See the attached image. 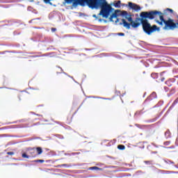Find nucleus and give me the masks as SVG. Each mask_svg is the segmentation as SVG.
Masks as SVG:
<instances>
[{"label":"nucleus","mask_w":178,"mask_h":178,"mask_svg":"<svg viewBox=\"0 0 178 178\" xmlns=\"http://www.w3.org/2000/svg\"><path fill=\"white\" fill-rule=\"evenodd\" d=\"M63 3L68 5L72 3L74 8L80 6H88L90 9H100L98 16H102L104 19H108L111 13L115 10L106 0H64Z\"/></svg>","instance_id":"obj_1"},{"label":"nucleus","mask_w":178,"mask_h":178,"mask_svg":"<svg viewBox=\"0 0 178 178\" xmlns=\"http://www.w3.org/2000/svg\"><path fill=\"white\" fill-rule=\"evenodd\" d=\"M158 10H151L149 12H141L140 17H136V22H138L142 24L143 30L147 35H151L152 33L155 31H159V27L156 25L151 26L149 20H154V19H158Z\"/></svg>","instance_id":"obj_2"},{"label":"nucleus","mask_w":178,"mask_h":178,"mask_svg":"<svg viewBox=\"0 0 178 178\" xmlns=\"http://www.w3.org/2000/svg\"><path fill=\"white\" fill-rule=\"evenodd\" d=\"M121 16H124L126 19L128 20L127 22L126 19H122V22L120 23V25L122 26L123 24L124 27H126L127 30H130V26H131L132 29H137L141 26V23H140L138 21H137V18L135 19V21L133 20V17H131V13H127L126 10L121 11L120 13Z\"/></svg>","instance_id":"obj_3"},{"label":"nucleus","mask_w":178,"mask_h":178,"mask_svg":"<svg viewBox=\"0 0 178 178\" xmlns=\"http://www.w3.org/2000/svg\"><path fill=\"white\" fill-rule=\"evenodd\" d=\"M157 19H160L163 22L165 26H163V30H175V29H178V20L175 23V20L169 18L168 20H165L163 17V13L161 11H158Z\"/></svg>","instance_id":"obj_4"},{"label":"nucleus","mask_w":178,"mask_h":178,"mask_svg":"<svg viewBox=\"0 0 178 178\" xmlns=\"http://www.w3.org/2000/svg\"><path fill=\"white\" fill-rule=\"evenodd\" d=\"M29 154L31 158H36L42 154V148L41 147L31 148L29 149Z\"/></svg>","instance_id":"obj_5"},{"label":"nucleus","mask_w":178,"mask_h":178,"mask_svg":"<svg viewBox=\"0 0 178 178\" xmlns=\"http://www.w3.org/2000/svg\"><path fill=\"white\" fill-rule=\"evenodd\" d=\"M122 11H120V10H115V12L111 15L109 18L110 21L113 22V19H116L115 23H118V22H119V18H118V16L120 15Z\"/></svg>","instance_id":"obj_6"},{"label":"nucleus","mask_w":178,"mask_h":178,"mask_svg":"<svg viewBox=\"0 0 178 178\" xmlns=\"http://www.w3.org/2000/svg\"><path fill=\"white\" fill-rule=\"evenodd\" d=\"M129 7L131 9H133L134 10H141V7H140V6H138L136 3H133L131 2H129Z\"/></svg>","instance_id":"obj_7"},{"label":"nucleus","mask_w":178,"mask_h":178,"mask_svg":"<svg viewBox=\"0 0 178 178\" xmlns=\"http://www.w3.org/2000/svg\"><path fill=\"white\" fill-rule=\"evenodd\" d=\"M156 92H153L147 99L146 101H152V99H155L157 98Z\"/></svg>","instance_id":"obj_8"},{"label":"nucleus","mask_w":178,"mask_h":178,"mask_svg":"<svg viewBox=\"0 0 178 178\" xmlns=\"http://www.w3.org/2000/svg\"><path fill=\"white\" fill-rule=\"evenodd\" d=\"M165 84L168 87H172V86L173 84V79H169V80L166 81Z\"/></svg>","instance_id":"obj_9"},{"label":"nucleus","mask_w":178,"mask_h":178,"mask_svg":"<svg viewBox=\"0 0 178 178\" xmlns=\"http://www.w3.org/2000/svg\"><path fill=\"white\" fill-rule=\"evenodd\" d=\"M88 170H102V168H99V167L94 166V167L88 168Z\"/></svg>","instance_id":"obj_10"},{"label":"nucleus","mask_w":178,"mask_h":178,"mask_svg":"<svg viewBox=\"0 0 178 178\" xmlns=\"http://www.w3.org/2000/svg\"><path fill=\"white\" fill-rule=\"evenodd\" d=\"M120 3H122V2L120 1V0H118L117 1H115L113 6H115V8H120Z\"/></svg>","instance_id":"obj_11"},{"label":"nucleus","mask_w":178,"mask_h":178,"mask_svg":"<svg viewBox=\"0 0 178 178\" xmlns=\"http://www.w3.org/2000/svg\"><path fill=\"white\" fill-rule=\"evenodd\" d=\"M70 168L72 167V164H61V165H58L57 166V168Z\"/></svg>","instance_id":"obj_12"},{"label":"nucleus","mask_w":178,"mask_h":178,"mask_svg":"<svg viewBox=\"0 0 178 178\" xmlns=\"http://www.w3.org/2000/svg\"><path fill=\"white\" fill-rule=\"evenodd\" d=\"M72 119H73V115H68L67 118L68 124H70V123H72Z\"/></svg>","instance_id":"obj_13"},{"label":"nucleus","mask_w":178,"mask_h":178,"mask_svg":"<svg viewBox=\"0 0 178 178\" xmlns=\"http://www.w3.org/2000/svg\"><path fill=\"white\" fill-rule=\"evenodd\" d=\"M118 148L121 151H123V149H126V147L124 145H118Z\"/></svg>","instance_id":"obj_14"},{"label":"nucleus","mask_w":178,"mask_h":178,"mask_svg":"<svg viewBox=\"0 0 178 178\" xmlns=\"http://www.w3.org/2000/svg\"><path fill=\"white\" fill-rule=\"evenodd\" d=\"M156 23H158V24H159L160 26H163V21L161 20H158V19H155Z\"/></svg>","instance_id":"obj_15"},{"label":"nucleus","mask_w":178,"mask_h":178,"mask_svg":"<svg viewBox=\"0 0 178 178\" xmlns=\"http://www.w3.org/2000/svg\"><path fill=\"white\" fill-rule=\"evenodd\" d=\"M33 162H35L36 163H38V162H40V163H44V162H45L44 160H35L33 161Z\"/></svg>","instance_id":"obj_16"},{"label":"nucleus","mask_w":178,"mask_h":178,"mask_svg":"<svg viewBox=\"0 0 178 178\" xmlns=\"http://www.w3.org/2000/svg\"><path fill=\"white\" fill-rule=\"evenodd\" d=\"M22 158H26V159H29L30 158V156L27 155L26 153L22 154Z\"/></svg>","instance_id":"obj_17"},{"label":"nucleus","mask_w":178,"mask_h":178,"mask_svg":"<svg viewBox=\"0 0 178 178\" xmlns=\"http://www.w3.org/2000/svg\"><path fill=\"white\" fill-rule=\"evenodd\" d=\"M167 12H170V13H173V10L170 9V8H166L165 10Z\"/></svg>","instance_id":"obj_18"},{"label":"nucleus","mask_w":178,"mask_h":178,"mask_svg":"<svg viewBox=\"0 0 178 178\" xmlns=\"http://www.w3.org/2000/svg\"><path fill=\"white\" fill-rule=\"evenodd\" d=\"M7 155H15V152H8Z\"/></svg>","instance_id":"obj_19"},{"label":"nucleus","mask_w":178,"mask_h":178,"mask_svg":"<svg viewBox=\"0 0 178 178\" xmlns=\"http://www.w3.org/2000/svg\"><path fill=\"white\" fill-rule=\"evenodd\" d=\"M92 17H95V19H96V20H98V17L97 16V15H93Z\"/></svg>","instance_id":"obj_20"},{"label":"nucleus","mask_w":178,"mask_h":178,"mask_svg":"<svg viewBox=\"0 0 178 178\" xmlns=\"http://www.w3.org/2000/svg\"><path fill=\"white\" fill-rule=\"evenodd\" d=\"M51 31H52V33H55V31H56V28H51Z\"/></svg>","instance_id":"obj_21"},{"label":"nucleus","mask_w":178,"mask_h":178,"mask_svg":"<svg viewBox=\"0 0 178 178\" xmlns=\"http://www.w3.org/2000/svg\"><path fill=\"white\" fill-rule=\"evenodd\" d=\"M118 35L124 36V33H119Z\"/></svg>","instance_id":"obj_22"},{"label":"nucleus","mask_w":178,"mask_h":178,"mask_svg":"<svg viewBox=\"0 0 178 178\" xmlns=\"http://www.w3.org/2000/svg\"><path fill=\"white\" fill-rule=\"evenodd\" d=\"M40 56H31V58H38Z\"/></svg>","instance_id":"obj_23"},{"label":"nucleus","mask_w":178,"mask_h":178,"mask_svg":"<svg viewBox=\"0 0 178 178\" xmlns=\"http://www.w3.org/2000/svg\"><path fill=\"white\" fill-rule=\"evenodd\" d=\"M169 144H170V142H165V145H169Z\"/></svg>","instance_id":"obj_24"},{"label":"nucleus","mask_w":178,"mask_h":178,"mask_svg":"<svg viewBox=\"0 0 178 178\" xmlns=\"http://www.w3.org/2000/svg\"><path fill=\"white\" fill-rule=\"evenodd\" d=\"M163 73H165V72H161V73H160V75H161V76H163Z\"/></svg>","instance_id":"obj_25"},{"label":"nucleus","mask_w":178,"mask_h":178,"mask_svg":"<svg viewBox=\"0 0 178 178\" xmlns=\"http://www.w3.org/2000/svg\"><path fill=\"white\" fill-rule=\"evenodd\" d=\"M99 22H102V19L99 18L98 19Z\"/></svg>","instance_id":"obj_26"},{"label":"nucleus","mask_w":178,"mask_h":178,"mask_svg":"<svg viewBox=\"0 0 178 178\" xmlns=\"http://www.w3.org/2000/svg\"><path fill=\"white\" fill-rule=\"evenodd\" d=\"M165 80V78L161 79V81H163Z\"/></svg>","instance_id":"obj_27"},{"label":"nucleus","mask_w":178,"mask_h":178,"mask_svg":"<svg viewBox=\"0 0 178 178\" xmlns=\"http://www.w3.org/2000/svg\"><path fill=\"white\" fill-rule=\"evenodd\" d=\"M156 75V74H152V76H155Z\"/></svg>","instance_id":"obj_28"},{"label":"nucleus","mask_w":178,"mask_h":178,"mask_svg":"<svg viewBox=\"0 0 178 178\" xmlns=\"http://www.w3.org/2000/svg\"><path fill=\"white\" fill-rule=\"evenodd\" d=\"M145 163H149V161H145Z\"/></svg>","instance_id":"obj_29"},{"label":"nucleus","mask_w":178,"mask_h":178,"mask_svg":"<svg viewBox=\"0 0 178 178\" xmlns=\"http://www.w3.org/2000/svg\"><path fill=\"white\" fill-rule=\"evenodd\" d=\"M42 56H47V55L46 54H43Z\"/></svg>","instance_id":"obj_30"},{"label":"nucleus","mask_w":178,"mask_h":178,"mask_svg":"<svg viewBox=\"0 0 178 178\" xmlns=\"http://www.w3.org/2000/svg\"><path fill=\"white\" fill-rule=\"evenodd\" d=\"M165 134H169V132H165Z\"/></svg>","instance_id":"obj_31"}]
</instances>
